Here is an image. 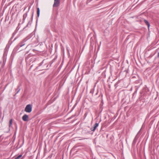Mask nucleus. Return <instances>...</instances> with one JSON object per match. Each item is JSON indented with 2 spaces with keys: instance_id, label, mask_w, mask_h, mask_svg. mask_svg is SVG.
Here are the masks:
<instances>
[{
  "instance_id": "nucleus-11",
  "label": "nucleus",
  "mask_w": 159,
  "mask_h": 159,
  "mask_svg": "<svg viewBox=\"0 0 159 159\" xmlns=\"http://www.w3.org/2000/svg\"><path fill=\"white\" fill-rule=\"evenodd\" d=\"M157 57H159V52L157 53Z\"/></svg>"
},
{
  "instance_id": "nucleus-4",
  "label": "nucleus",
  "mask_w": 159,
  "mask_h": 159,
  "mask_svg": "<svg viewBox=\"0 0 159 159\" xmlns=\"http://www.w3.org/2000/svg\"><path fill=\"white\" fill-rule=\"evenodd\" d=\"M12 119H11L10 120L9 123V127L10 129L13 128L12 127Z\"/></svg>"
},
{
  "instance_id": "nucleus-12",
  "label": "nucleus",
  "mask_w": 159,
  "mask_h": 159,
  "mask_svg": "<svg viewBox=\"0 0 159 159\" xmlns=\"http://www.w3.org/2000/svg\"><path fill=\"white\" fill-rule=\"evenodd\" d=\"M93 131H95V130L94 129H93V130H92Z\"/></svg>"
},
{
  "instance_id": "nucleus-6",
  "label": "nucleus",
  "mask_w": 159,
  "mask_h": 159,
  "mask_svg": "<svg viewBox=\"0 0 159 159\" xmlns=\"http://www.w3.org/2000/svg\"><path fill=\"white\" fill-rule=\"evenodd\" d=\"M98 125V123H96L94 125V126L93 127V129H96L97 128V127Z\"/></svg>"
},
{
  "instance_id": "nucleus-3",
  "label": "nucleus",
  "mask_w": 159,
  "mask_h": 159,
  "mask_svg": "<svg viewBox=\"0 0 159 159\" xmlns=\"http://www.w3.org/2000/svg\"><path fill=\"white\" fill-rule=\"evenodd\" d=\"M28 118H29L28 116L27 115H25L22 117V119L24 121H27L28 119Z\"/></svg>"
},
{
  "instance_id": "nucleus-7",
  "label": "nucleus",
  "mask_w": 159,
  "mask_h": 159,
  "mask_svg": "<svg viewBox=\"0 0 159 159\" xmlns=\"http://www.w3.org/2000/svg\"><path fill=\"white\" fill-rule=\"evenodd\" d=\"M40 13V10L39 8H37V14L38 17L39 16Z\"/></svg>"
},
{
  "instance_id": "nucleus-5",
  "label": "nucleus",
  "mask_w": 159,
  "mask_h": 159,
  "mask_svg": "<svg viewBox=\"0 0 159 159\" xmlns=\"http://www.w3.org/2000/svg\"><path fill=\"white\" fill-rule=\"evenodd\" d=\"M144 22L147 25L148 27L149 28L150 26V24L146 20H144Z\"/></svg>"
},
{
  "instance_id": "nucleus-8",
  "label": "nucleus",
  "mask_w": 159,
  "mask_h": 159,
  "mask_svg": "<svg viewBox=\"0 0 159 159\" xmlns=\"http://www.w3.org/2000/svg\"><path fill=\"white\" fill-rule=\"evenodd\" d=\"M22 155H19L17 157H16L15 159H20L22 157Z\"/></svg>"
},
{
  "instance_id": "nucleus-1",
  "label": "nucleus",
  "mask_w": 159,
  "mask_h": 159,
  "mask_svg": "<svg viewBox=\"0 0 159 159\" xmlns=\"http://www.w3.org/2000/svg\"><path fill=\"white\" fill-rule=\"evenodd\" d=\"M32 110V107L31 105L28 104L26 106L25 110L26 112L30 113L31 111Z\"/></svg>"
},
{
  "instance_id": "nucleus-2",
  "label": "nucleus",
  "mask_w": 159,
  "mask_h": 159,
  "mask_svg": "<svg viewBox=\"0 0 159 159\" xmlns=\"http://www.w3.org/2000/svg\"><path fill=\"white\" fill-rule=\"evenodd\" d=\"M60 0H54L53 7H57L60 4Z\"/></svg>"
},
{
  "instance_id": "nucleus-9",
  "label": "nucleus",
  "mask_w": 159,
  "mask_h": 159,
  "mask_svg": "<svg viewBox=\"0 0 159 159\" xmlns=\"http://www.w3.org/2000/svg\"><path fill=\"white\" fill-rule=\"evenodd\" d=\"M20 90V89H19L18 90L16 94L18 93Z\"/></svg>"
},
{
  "instance_id": "nucleus-10",
  "label": "nucleus",
  "mask_w": 159,
  "mask_h": 159,
  "mask_svg": "<svg viewBox=\"0 0 159 159\" xmlns=\"http://www.w3.org/2000/svg\"><path fill=\"white\" fill-rule=\"evenodd\" d=\"M24 45V44H22V45H21V44H20L19 45H20V47H21L22 46H23Z\"/></svg>"
}]
</instances>
